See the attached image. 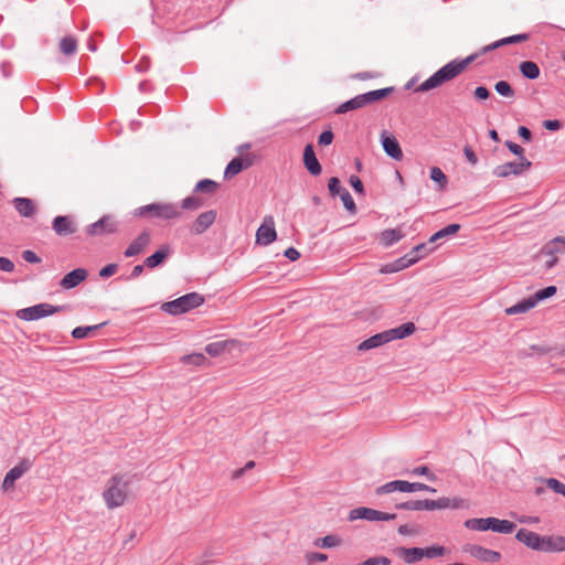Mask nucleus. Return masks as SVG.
I'll list each match as a JSON object with an SVG mask.
<instances>
[{
	"mask_svg": "<svg viewBox=\"0 0 565 565\" xmlns=\"http://www.w3.org/2000/svg\"><path fill=\"white\" fill-rule=\"evenodd\" d=\"M284 255H285L288 259H290L291 262H295V260H297V259H299V258H300V253H299L296 248H294V247H289V248H287V249L285 250Z\"/></svg>",
	"mask_w": 565,
	"mask_h": 565,
	"instance_id": "0e129e2a",
	"label": "nucleus"
},
{
	"mask_svg": "<svg viewBox=\"0 0 565 565\" xmlns=\"http://www.w3.org/2000/svg\"><path fill=\"white\" fill-rule=\"evenodd\" d=\"M249 166L250 162L248 160L235 158L227 164L224 171V177L225 179H231L234 175L238 174L243 169L248 168Z\"/></svg>",
	"mask_w": 565,
	"mask_h": 565,
	"instance_id": "c756f323",
	"label": "nucleus"
},
{
	"mask_svg": "<svg viewBox=\"0 0 565 565\" xmlns=\"http://www.w3.org/2000/svg\"><path fill=\"white\" fill-rule=\"evenodd\" d=\"M543 126L545 129L551 130V131H556L562 127L561 122L556 119L555 120H545L543 122Z\"/></svg>",
	"mask_w": 565,
	"mask_h": 565,
	"instance_id": "69168bd1",
	"label": "nucleus"
},
{
	"mask_svg": "<svg viewBox=\"0 0 565 565\" xmlns=\"http://www.w3.org/2000/svg\"><path fill=\"white\" fill-rule=\"evenodd\" d=\"M241 345V342L235 339H228V340H222L209 343L205 347V352L213 356H220L224 353L232 352L234 349L238 348Z\"/></svg>",
	"mask_w": 565,
	"mask_h": 565,
	"instance_id": "6ab92c4d",
	"label": "nucleus"
},
{
	"mask_svg": "<svg viewBox=\"0 0 565 565\" xmlns=\"http://www.w3.org/2000/svg\"><path fill=\"white\" fill-rule=\"evenodd\" d=\"M105 323H100V324H96V326H89V327H76L73 331H72V335L73 338L75 339H84V338H88V337H92L94 334V332L102 326H104Z\"/></svg>",
	"mask_w": 565,
	"mask_h": 565,
	"instance_id": "58836bf2",
	"label": "nucleus"
},
{
	"mask_svg": "<svg viewBox=\"0 0 565 565\" xmlns=\"http://www.w3.org/2000/svg\"><path fill=\"white\" fill-rule=\"evenodd\" d=\"M181 361L183 364H193L196 366H202L207 362L206 358L202 353H193V354L184 355L181 359Z\"/></svg>",
	"mask_w": 565,
	"mask_h": 565,
	"instance_id": "79ce46f5",
	"label": "nucleus"
},
{
	"mask_svg": "<svg viewBox=\"0 0 565 565\" xmlns=\"http://www.w3.org/2000/svg\"><path fill=\"white\" fill-rule=\"evenodd\" d=\"M316 544L323 548L335 547L341 544V539L337 535H327L322 539H319Z\"/></svg>",
	"mask_w": 565,
	"mask_h": 565,
	"instance_id": "37998d69",
	"label": "nucleus"
},
{
	"mask_svg": "<svg viewBox=\"0 0 565 565\" xmlns=\"http://www.w3.org/2000/svg\"><path fill=\"white\" fill-rule=\"evenodd\" d=\"M58 47L64 55H72L77 50V40L72 35L64 36L60 40Z\"/></svg>",
	"mask_w": 565,
	"mask_h": 565,
	"instance_id": "473e14b6",
	"label": "nucleus"
},
{
	"mask_svg": "<svg viewBox=\"0 0 565 565\" xmlns=\"http://www.w3.org/2000/svg\"><path fill=\"white\" fill-rule=\"evenodd\" d=\"M556 291H557V289L555 286H548L544 289L536 291L533 295V298L535 299V301L537 303L539 301H542L544 299H547V298L554 296L556 294Z\"/></svg>",
	"mask_w": 565,
	"mask_h": 565,
	"instance_id": "a18cd8bd",
	"label": "nucleus"
},
{
	"mask_svg": "<svg viewBox=\"0 0 565 565\" xmlns=\"http://www.w3.org/2000/svg\"><path fill=\"white\" fill-rule=\"evenodd\" d=\"M465 526L473 531H488L489 530V518L486 519H469L465 522Z\"/></svg>",
	"mask_w": 565,
	"mask_h": 565,
	"instance_id": "ea45409f",
	"label": "nucleus"
},
{
	"mask_svg": "<svg viewBox=\"0 0 565 565\" xmlns=\"http://www.w3.org/2000/svg\"><path fill=\"white\" fill-rule=\"evenodd\" d=\"M419 489H427V484L420 482H408L404 480H395L387 482L381 487H379L375 492L379 495L401 491V492H415L419 491Z\"/></svg>",
	"mask_w": 565,
	"mask_h": 565,
	"instance_id": "f8f14e48",
	"label": "nucleus"
},
{
	"mask_svg": "<svg viewBox=\"0 0 565 565\" xmlns=\"http://www.w3.org/2000/svg\"><path fill=\"white\" fill-rule=\"evenodd\" d=\"M333 141V132L331 130L323 131L318 139L319 146H329Z\"/></svg>",
	"mask_w": 565,
	"mask_h": 565,
	"instance_id": "603ef678",
	"label": "nucleus"
},
{
	"mask_svg": "<svg viewBox=\"0 0 565 565\" xmlns=\"http://www.w3.org/2000/svg\"><path fill=\"white\" fill-rule=\"evenodd\" d=\"M218 189V183L213 180L204 179L196 183L195 191L200 193L214 194Z\"/></svg>",
	"mask_w": 565,
	"mask_h": 565,
	"instance_id": "e433bc0d",
	"label": "nucleus"
},
{
	"mask_svg": "<svg viewBox=\"0 0 565 565\" xmlns=\"http://www.w3.org/2000/svg\"><path fill=\"white\" fill-rule=\"evenodd\" d=\"M381 143L385 153L392 159L398 161L403 158V151L397 139L390 132L383 131L381 134Z\"/></svg>",
	"mask_w": 565,
	"mask_h": 565,
	"instance_id": "a211bd4d",
	"label": "nucleus"
},
{
	"mask_svg": "<svg viewBox=\"0 0 565 565\" xmlns=\"http://www.w3.org/2000/svg\"><path fill=\"white\" fill-rule=\"evenodd\" d=\"M22 257L25 262L31 264H38L41 262V258L33 250L30 249L24 250L22 253Z\"/></svg>",
	"mask_w": 565,
	"mask_h": 565,
	"instance_id": "6e6d98bb",
	"label": "nucleus"
},
{
	"mask_svg": "<svg viewBox=\"0 0 565 565\" xmlns=\"http://www.w3.org/2000/svg\"><path fill=\"white\" fill-rule=\"evenodd\" d=\"M393 263L397 271H401L411 266V264H408V258L406 256H403Z\"/></svg>",
	"mask_w": 565,
	"mask_h": 565,
	"instance_id": "e2e57ef3",
	"label": "nucleus"
},
{
	"mask_svg": "<svg viewBox=\"0 0 565 565\" xmlns=\"http://www.w3.org/2000/svg\"><path fill=\"white\" fill-rule=\"evenodd\" d=\"M465 550L472 557L484 563H497L501 559V554L499 552L486 548L480 545H468Z\"/></svg>",
	"mask_w": 565,
	"mask_h": 565,
	"instance_id": "aec40b11",
	"label": "nucleus"
},
{
	"mask_svg": "<svg viewBox=\"0 0 565 565\" xmlns=\"http://www.w3.org/2000/svg\"><path fill=\"white\" fill-rule=\"evenodd\" d=\"M446 552L443 546H430L427 548H423L424 557L434 558L437 556L444 555Z\"/></svg>",
	"mask_w": 565,
	"mask_h": 565,
	"instance_id": "de8ad7c7",
	"label": "nucleus"
},
{
	"mask_svg": "<svg viewBox=\"0 0 565 565\" xmlns=\"http://www.w3.org/2000/svg\"><path fill=\"white\" fill-rule=\"evenodd\" d=\"M465 501L460 498H439L437 500H415L407 501L396 505L397 509L411 510V511H433V510H445V509H459L463 507Z\"/></svg>",
	"mask_w": 565,
	"mask_h": 565,
	"instance_id": "39448f33",
	"label": "nucleus"
},
{
	"mask_svg": "<svg viewBox=\"0 0 565 565\" xmlns=\"http://www.w3.org/2000/svg\"><path fill=\"white\" fill-rule=\"evenodd\" d=\"M87 270L84 268H76L68 274H66L61 282L60 286L63 289H72L76 286H78L81 282H83L87 278Z\"/></svg>",
	"mask_w": 565,
	"mask_h": 565,
	"instance_id": "4be33fe9",
	"label": "nucleus"
},
{
	"mask_svg": "<svg viewBox=\"0 0 565 565\" xmlns=\"http://www.w3.org/2000/svg\"><path fill=\"white\" fill-rule=\"evenodd\" d=\"M306 558L309 564H312L315 562H326L328 559V556L323 553L312 552V553H308L306 555Z\"/></svg>",
	"mask_w": 565,
	"mask_h": 565,
	"instance_id": "5fc2aeb1",
	"label": "nucleus"
},
{
	"mask_svg": "<svg viewBox=\"0 0 565 565\" xmlns=\"http://www.w3.org/2000/svg\"><path fill=\"white\" fill-rule=\"evenodd\" d=\"M204 302V298L198 292L184 295L175 300L164 302L162 309L173 316L185 313L194 308L200 307Z\"/></svg>",
	"mask_w": 565,
	"mask_h": 565,
	"instance_id": "6e6552de",
	"label": "nucleus"
},
{
	"mask_svg": "<svg viewBox=\"0 0 565 565\" xmlns=\"http://www.w3.org/2000/svg\"><path fill=\"white\" fill-rule=\"evenodd\" d=\"M473 97L477 100H486L490 97V92L484 86H479L473 90Z\"/></svg>",
	"mask_w": 565,
	"mask_h": 565,
	"instance_id": "3c124183",
	"label": "nucleus"
},
{
	"mask_svg": "<svg viewBox=\"0 0 565 565\" xmlns=\"http://www.w3.org/2000/svg\"><path fill=\"white\" fill-rule=\"evenodd\" d=\"M32 463L29 459H22L17 466L10 469L2 482V490L9 491L14 488V483L20 479L26 471L30 470Z\"/></svg>",
	"mask_w": 565,
	"mask_h": 565,
	"instance_id": "2eb2a0df",
	"label": "nucleus"
},
{
	"mask_svg": "<svg viewBox=\"0 0 565 565\" xmlns=\"http://www.w3.org/2000/svg\"><path fill=\"white\" fill-rule=\"evenodd\" d=\"M392 92V88H382L372 90L362 95H358L353 97L352 99L341 104L335 113L337 114H344L350 110L362 108L369 104H372L376 100H381L385 98L390 93Z\"/></svg>",
	"mask_w": 565,
	"mask_h": 565,
	"instance_id": "0eeeda50",
	"label": "nucleus"
},
{
	"mask_svg": "<svg viewBox=\"0 0 565 565\" xmlns=\"http://www.w3.org/2000/svg\"><path fill=\"white\" fill-rule=\"evenodd\" d=\"M536 305L537 303L532 296V297L521 300L520 302L515 303L514 306L507 308L505 313L508 316L525 313L529 310L533 309Z\"/></svg>",
	"mask_w": 565,
	"mask_h": 565,
	"instance_id": "cd10ccee",
	"label": "nucleus"
},
{
	"mask_svg": "<svg viewBox=\"0 0 565 565\" xmlns=\"http://www.w3.org/2000/svg\"><path fill=\"white\" fill-rule=\"evenodd\" d=\"M14 269V264L6 257L0 256V270L11 273Z\"/></svg>",
	"mask_w": 565,
	"mask_h": 565,
	"instance_id": "13d9d810",
	"label": "nucleus"
},
{
	"mask_svg": "<svg viewBox=\"0 0 565 565\" xmlns=\"http://www.w3.org/2000/svg\"><path fill=\"white\" fill-rule=\"evenodd\" d=\"M477 57L476 54L469 55L468 57L461 61H451L439 68L436 73H434L429 78L424 81L418 87L417 92H428L430 89L437 88L443 84L456 78L459 76L467 66L475 61Z\"/></svg>",
	"mask_w": 565,
	"mask_h": 565,
	"instance_id": "f257e3e1",
	"label": "nucleus"
},
{
	"mask_svg": "<svg viewBox=\"0 0 565 565\" xmlns=\"http://www.w3.org/2000/svg\"><path fill=\"white\" fill-rule=\"evenodd\" d=\"M150 233L145 231L134 239L125 250L126 257H132L140 254L150 243Z\"/></svg>",
	"mask_w": 565,
	"mask_h": 565,
	"instance_id": "5701e85b",
	"label": "nucleus"
},
{
	"mask_svg": "<svg viewBox=\"0 0 565 565\" xmlns=\"http://www.w3.org/2000/svg\"><path fill=\"white\" fill-rule=\"evenodd\" d=\"M403 237L404 234L399 228H390L381 233L380 243L383 246H391L392 244L401 241Z\"/></svg>",
	"mask_w": 565,
	"mask_h": 565,
	"instance_id": "7c9ffc66",
	"label": "nucleus"
},
{
	"mask_svg": "<svg viewBox=\"0 0 565 565\" xmlns=\"http://www.w3.org/2000/svg\"><path fill=\"white\" fill-rule=\"evenodd\" d=\"M565 250V236H557L554 239L546 243L540 252V255H548L551 259L546 263V268H552L556 265L558 258L557 253Z\"/></svg>",
	"mask_w": 565,
	"mask_h": 565,
	"instance_id": "dca6fc26",
	"label": "nucleus"
},
{
	"mask_svg": "<svg viewBox=\"0 0 565 565\" xmlns=\"http://www.w3.org/2000/svg\"><path fill=\"white\" fill-rule=\"evenodd\" d=\"M303 164L312 175H319L321 173V166L310 143L307 145L303 150Z\"/></svg>",
	"mask_w": 565,
	"mask_h": 565,
	"instance_id": "b1692460",
	"label": "nucleus"
},
{
	"mask_svg": "<svg viewBox=\"0 0 565 565\" xmlns=\"http://www.w3.org/2000/svg\"><path fill=\"white\" fill-rule=\"evenodd\" d=\"M277 238V232L275 230V221L271 215L264 217L262 225L256 232V243L259 245H269Z\"/></svg>",
	"mask_w": 565,
	"mask_h": 565,
	"instance_id": "4468645a",
	"label": "nucleus"
},
{
	"mask_svg": "<svg viewBox=\"0 0 565 565\" xmlns=\"http://www.w3.org/2000/svg\"><path fill=\"white\" fill-rule=\"evenodd\" d=\"M396 518L393 513H386L382 511H377L371 508H355L349 512V521H355L359 519L367 520V521H391Z\"/></svg>",
	"mask_w": 565,
	"mask_h": 565,
	"instance_id": "9b49d317",
	"label": "nucleus"
},
{
	"mask_svg": "<svg viewBox=\"0 0 565 565\" xmlns=\"http://www.w3.org/2000/svg\"><path fill=\"white\" fill-rule=\"evenodd\" d=\"M168 253V248H161L157 250L154 254L145 259V266L148 268H154L159 266L166 259Z\"/></svg>",
	"mask_w": 565,
	"mask_h": 565,
	"instance_id": "72a5a7b5",
	"label": "nucleus"
},
{
	"mask_svg": "<svg viewBox=\"0 0 565 565\" xmlns=\"http://www.w3.org/2000/svg\"><path fill=\"white\" fill-rule=\"evenodd\" d=\"M460 230V225L459 224H449L447 225L446 227L439 230L438 232H436L434 235L430 236L429 238V243H434L438 239H441V238H445L447 236H450V235H455L458 233V231Z\"/></svg>",
	"mask_w": 565,
	"mask_h": 565,
	"instance_id": "f704fd0d",
	"label": "nucleus"
},
{
	"mask_svg": "<svg viewBox=\"0 0 565 565\" xmlns=\"http://www.w3.org/2000/svg\"><path fill=\"white\" fill-rule=\"evenodd\" d=\"M515 539L531 550L551 553L565 551V536L563 535H545L541 536L535 532L526 529L518 531Z\"/></svg>",
	"mask_w": 565,
	"mask_h": 565,
	"instance_id": "f03ea898",
	"label": "nucleus"
},
{
	"mask_svg": "<svg viewBox=\"0 0 565 565\" xmlns=\"http://www.w3.org/2000/svg\"><path fill=\"white\" fill-rule=\"evenodd\" d=\"M13 205L19 214L24 217L32 216L36 210L34 202L26 198H15L13 200Z\"/></svg>",
	"mask_w": 565,
	"mask_h": 565,
	"instance_id": "bb28decb",
	"label": "nucleus"
},
{
	"mask_svg": "<svg viewBox=\"0 0 565 565\" xmlns=\"http://www.w3.org/2000/svg\"><path fill=\"white\" fill-rule=\"evenodd\" d=\"M413 473L414 475H425L427 476L430 480H435L436 477L435 475L430 473L429 472V469L426 467V466H422V467H417L413 470Z\"/></svg>",
	"mask_w": 565,
	"mask_h": 565,
	"instance_id": "338daca9",
	"label": "nucleus"
},
{
	"mask_svg": "<svg viewBox=\"0 0 565 565\" xmlns=\"http://www.w3.org/2000/svg\"><path fill=\"white\" fill-rule=\"evenodd\" d=\"M128 495L129 480L121 473H116L110 477L102 493L105 504L109 510L124 505Z\"/></svg>",
	"mask_w": 565,
	"mask_h": 565,
	"instance_id": "7ed1b4c3",
	"label": "nucleus"
},
{
	"mask_svg": "<svg viewBox=\"0 0 565 565\" xmlns=\"http://www.w3.org/2000/svg\"><path fill=\"white\" fill-rule=\"evenodd\" d=\"M328 189L330 191V194L332 196H334V195H341L343 188L341 186L339 179L333 177V178L329 179Z\"/></svg>",
	"mask_w": 565,
	"mask_h": 565,
	"instance_id": "09e8293b",
	"label": "nucleus"
},
{
	"mask_svg": "<svg viewBox=\"0 0 565 565\" xmlns=\"http://www.w3.org/2000/svg\"><path fill=\"white\" fill-rule=\"evenodd\" d=\"M64 307L62 306H53L50 303H39L32 307L23 308L18 310L17 317L20 320L24 321H33L41 318H45L62 311Z\"/></svg>",
	"mask_w": 565,
	"mask_h": 565,
	"instance_id": "9d476101",
	"label": "nucleus"
},
{
	"mask_svg": "<svg viewBox=\"0 0 565 565\" xmlns=\"http://www.w3.org/2000/svg\"><path fill=\"white\" fill-rule=\"evenodd\" d=\"M119 222L113 214H106L98 221L87 225L85 227V234L88 237H102L106 235H113L118 232Z\"/></svg>",
	"mask_w": 565,
	"mask_h": 565,
	"instance_id": "1a4fd4ad",
	"label": "nucleus"
},
{
	"mask_svg": "<svg viewBox=\"0 0 565 565\" xmlns=\"http://www.w3.org/2000/svg\"><path fill=\"white\" fill-rule=\"evenodd\" d=\"M398 533L402 535H415L417 531L408 524H403L398 527Z\"/></svg>",
	"mask_w": 565,
	"mask_h": 565,
	"instance_id": "774afa93",
	"label": "nucleus"
},
{
	"mask_svg": "<svg viewBox=\"0 0 565 565\" xmlns=\"http://www.w3.org/2000/svg\"><path fill=\"white\" fill-rule=\"evenodd\" d=\"M505 145L512 153H514L515 156H519L521 158L523 157L524 149L521 146H519L512 141H508Z\"/></svg>",
	"mask_w": 565,
	"mask_h": 565,
	"instance_id": "680f3d73",
	"label": "nucleus"
},
{
	"mask_svg": "<svg viewBox=\"0 0 565 565\" xmlns=\"http://www.w3.org/2000/svg\"><path fill=\"white\" fill-rule=\"evenodd\" d=\"M137 215L157 217L161 220H173L181 217L180 207L174 203H152L137 210Z\"/></svg>",
	"mask_w": 565,
	"mask_h": 565,
	"instance_id": "423d86ee",
	"label": "nucleus"
},
{
	"mask_svg": "<svg viewBox=\"0 0 565 565\" xmlns=\"http://www.w3.org/2000/svg\"><path fill=\"white\" fill-rule=\"evenodd\" d=\"M117 269H118L117 264H108V265H106L105 267H103V268L99 270V276H100L102 278L110 277V276H113L114 274H116Z\"/></svg>",
	"mask_w": 565,
	"mask_h": 565,
	"instance_id": "864d4df0",
	"label": "nucleus"
},
{
	"mask_svg": "<svg viewBox=\"0 0 565 565\" xmlns=\"http://www.w3.org/2000/svg\"><path fill=\"white\" fill-rule=\"evenodd\" d=\"M546 486L552 489L556 493H561L565 497V484L558 481L557 479L550 478L546 479Z\"/></svg>",
	"mask_w": 565,
	"mask_h": 565,
	"instance_id": "49530a36",
	"label": "nucleus"
},
{
	"mask_svg": "<svg viewBox=\"0 0 565 565\" xmlns=\"http://www.w3.org/2000/svg\"><path fill=\"white\" fill-rule=\"evenodd\" d=\"M340 198H341V201H342L344 207L350 213H352V214L355 213L356 206H355L354 200L352 199L351 194L349 193V191L347 189H342Z\"/></svg>",
	"mask_w": 565,
	"mask_h": 565,
	"instance_id": "c03bdc74",
	"label": "nucleus"
},
{
	"mask_svg": "<svg viewBox=\"0 0 565 565\" xmlns=\"http://www.w3.org/2000/svg\"><path fill=\"white\" fill-rule=\"evenodd\" d=\"M396 553L407 564L419 562L424 557L423 548L420 547H399Z\"/></svg>",
	"mask_w": 565,
	"mask_h": 565,
	"instance_id": "393cba45",
	"label": "nucleus"
},
{
	"mask_svg": "<svg viewBox=\"0 0 565 565\" xmlns=\"http://www.w3.org/2000/svg\"><path fill=\"white\" fill-rule=\"evenodd\" d=\"M216 216L217 213L214 210H209L199 214L190 227L191 233L195 235L203 234L214 224Z\"/></svg>",
	"mask_w": 565,
	"mask_h": 565,
	"instance_id": "f3484780",
	"label": "nucleus"
},
{
	"mask_svg": "<svg viewBox=\"0 0 565 565\" xmlns=\"http://www.w3.org/2000/svg\"><path fill=\"white\" fill-rule=\"evenodd\" d=\"M495 92L507 98H512L514 96V89L507 81H499L494 84Z\"/></svg>",
	"mask_w": 565,
	"mask_h": 565,
	"instance_id": "a19ab883",
	"label": "nucleus"
},
{
	"mask_svg": "<svg viewBox=\"0 0 565 565\" xmlns=\"http://www.w3.org/2000/svg\"><path fill=\"white\" fill-rule=\"evenodd\" d=\"M527 40H529V35L525 34V33L508 36V38L498 40V41H495V42L484 46L482 49V53H487V52L492 51L494 49H498V47H500L502 45L522 43V42H525Z\"/></svg>",
	"mask_w": 565,
	"mask_h": 565,
	"instance_id": "a878e982",
	"label": "nucleus"
},
{
	"mask_svg": "<svg viewBox=\"0 0 565 565\" xmlns=\"http://www.w3.org/2000/svg\"><path fill=\"white\" fill-rule=\"evenodd\" d=\"M391 561L387 557H371L361 563L360 565H390Z\"/></svg>",
	"mask_w": 565,
	"mask_h": 565,
	"instance_id": "8fccbe9b",
	"label": "nucleus"
},
{
	"mask_svg": "<svg viewBox=\"0 0 565 565\" xmlns=\"http://www.w3.org/2000/svg\"><path fill=\"white\" fill-rule=\"evenodd\" d=\"M515 529V524L508 520H499L497 518H489V530L498 533L509 534Z\"/></svg>",
	"mask_w": 565,
	"mask_h": 565,
	"instance_id": "c85d7f7f",
	"label": "nucleus"
},
{
	"mask_svg": "<svg viewBox=\"0 0 565 565\" xmlns=\"http://www.w3.org/2000/svg\"><path fill=\"white\" fill-rule=\"evenodd\" d=\"M204 205V200L196 195H190L182 200L181 209L196 211Z\"/></svg>",
	"mask_w": 565,
	"mask_h": 565,
	"instance_id": "4c0bfd02",
	"label": "nucleus"
},
{
	"mask_svg": "<svg viewBox=\"0 0 565 565\" xmlns=\"http://www.w3.org/2000/svg\"><path fill=\"white\" fill-rule=\"evenodd\" d=\"M531 162L522 157L518 162H507L495 167L492 171L493 175L498 178H508L510 175H520L529 170Z\"/></svg>",
	"mask_w": 565,
	"mask_h": 565,
	"instance_id": "ddd939ff",
	"label": "nucleus"
},
{
	"mask_svg": "<svg viewBox=\"0 0 565 565\" xmlns=\"http://www.w3.org/2000/svg\"><path fill=\"white\" fill-rule=\"evenodd\" d=\"M405 256L408 258V264H411V266H412V265L416 264L420 258H423L424 254H419L415 248H413Z\"/></svg>",
	"mask_w": 565,
	"mask_h": 565,
	"instance_id": "052dcab7",
	"label": "nucleus"
},
{
	"mask_svg": "<svg viewBox=\"0 0 565 565\" xmlns=\"http://www.w3.org/2000/svg\"><path fill=\"white\" fill-rule=\"evenodd\" d=\"M463 154L472 166L478 163V158L470 146H465Z\"/></svg>",
	"mask_w": 565,
	"mask_h": 565,
	"instance_id": "4d7b16f0",
	"label": "nucleus"
},
{
	"mask_svg": "<svg viewBox=\"0 0 565 565\" xmlns=\"http://www.w3.org/2000/svg\"><path fill=\"white\" fill-rule=\"evenodd\" d=\"M430 179L438 184L440 191L445 190L448 183L447 175L438 167L430 168Z\"/></svg>",
	"mask_w": 565,
	"mask_h": 565,
	"instance_id": "c9c22d12",
	"label": "nucleus"
},
{
	"mask_svg": "<svg viewBox=\"0 0 565 565\" xmlns=\"http://www.w3.org/2000/svg\"><path fill=\"white\" fill-rule=\"evenodd\" d=\"M350 184L352 185V188L360 194L363 193L364 191V188H363V183L362 181L360 180L359 177L356 175H351L350 178Z\"/></svg>",
	"mask_w": 565,
	"mask_h": 565,
	"instance_id": "bf43d9fd",
	"label": "nucleus"
},
{
	"mask_svg": "<svg viewBox=\"0 0 565 565\" xmlns=\"http://www.w3.org/2000/svg\"><path fill=\"white\" fill-rule=\"evenodd\" d=\"M519 68L525 78L536 79L540 76V67L532 61L522 62Z\"/></svg>",
	"mask_w": 565,
	"mask_h": 565,
	"instance_id": "2f4dec72",
	"label": "nucleus"
},
{
	"mask_svg": "<svg viewBox=\"0 0 565 565\" xmlns=\"http://www.w3.org/2000/svg\"><path fill=\"white\" fill-rule=\"evenodd\" d=\"M416 328L413 322L404 323L397 328L390 329L380 333H376L369 339L362 341L358 345L359 351H367L371 349L379 348L396 339H404L415 332Z\"/></svg>",
	"mask_w": 565,
	"mask_h": 565,
	"instance_id": "20e7f679",
	"label": "nucleus"
},
{
	"mask_svg": "<svg viewBox=\"0 0 565 565\" xmlns=\"http://www.w3.org/2000/svg\"><path fill=\"white\" fill-rule=\"evenodd\" d=\"M53 230L58 236H67L77 231V224L72 216H56L53 220Z\"/></svg>",
	"mask_w": 565,
	"mask_h": 565,
	"instance_id": "412c9836",
	"label": "nucleus"
}]
</instances>
